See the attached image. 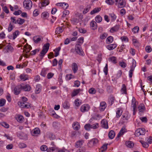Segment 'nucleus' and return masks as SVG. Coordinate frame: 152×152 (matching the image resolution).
Masks as SVG:
<instances>
[{"label": "nucleus", "mask_w": 152, "mask_h": 152, "mask_svg": "<svg viewBox=\"0 0 152 152\" xmlns=\"http://www.w3.org/2000/svg\"><path fill=\"white\" fill-rule=\"evenodd\" d=\"M132 42L134 45L136 47H138L139 44L138 41L136 39H132Z\"/></svg>", "instance_id": "45"}, {"label": "nucleus", "mask_w": 152, "mask_h": 152, "mask_svg": "<svg viewBox=\"0 0 152 152\" xmlns=\"http://www.w3.org/2000/svg\"><path fill=\"white\" fill-rule=\"evenodd\" d=\"M43 1L42 3V6L45 7L48 5L49 3V0H43Z\"/></svg>", "instance_id": "40"}, {"label": "nucleus", "mask_w": 152, "mask_h": 152, "mask_svg": "<svg viewBox=\"0 0 152 152\" xmlns=\"http://www.w3.org/2000/svg\"><path fill=\"white\" fill-rule=\"evenodd\" d=\"M72 127L75 130H78L80 128V126L78 122H75L73 124Z\"/></svg>", "instance_id": "12"}, {"label": "nucleus", "mask_w": 152, "mask_h": 152, "mask_svg": "<svg viewBox=\"0 0 152 152\" xmlns=\"http://www.w3.org/2000/svg\"><path fill=\"white\" fill-rule=\"evenodd\" d=\"M40 132L39 129L36 128L32 131V133L33 135H36L40 133Z\"/></svg>", "instance_id": "16"}, {"label": "nucleus", "mask_w": 152, "mask_h": 152, "mask_svg": "<svg viewBox=\"0 0 152 152\" xmlns=\"http://www.w3.org/2000/svg\"><path fill=\"white\" fill-rule=\"evenodd\" d=\"M85 129L87 130H89L91 128V125L90 124H87L84 126Z\"/></svg>", "instance_id": "58"}, {"label": "nucleus", "mask_w": 152, "mask_h": 152, "mask_svg": "<svg viewBox=\"0 0 152 152\" xmlns=\"http://www.w3.org/2000/svg\"><path fill=\"white\" fill-rule=\"evenodd\" d=\"M90 25L93 29H95L97 28L96 23L94 21H92L90 23Z\"/></svg>", "instance_id": "25"}, {"label": "nucleus", "mask_w": 152, "mask_h": 152, "mask_svg": "<svg viewBox=\"0 0 152 152\" xmlns=\"http://www.w3.org/2000/svg\"><path fill=\"white\" fill-rule=\"evenodd\" d=\"M140 142L141 143L143 147L145 148H147L148 146V144L144 141L140 140Z\"/></svg>", "instance_id": "39"}, {"label": "nucleus", "mask_w": 152, "mask_h": 152, "mask_svg": "<svg viewBox=\"0 0 152 152\" xmlns=\"http://www.w3.org/2000/svg\"><path fill=\"white\" fill-rule=\"evenodd\" d=\"M21 90L20 85H18L15 87L14 93L15 95H17L20 93Z\"/></svg>", "instance_id": "10"}, {"label": "nucleus", "mask_w": 152, "mask_h": 152, "mask_svg": "<svg viewBox=\"0 0 152 152\" xmlns=\"http://www.w3.org/2000/svg\"><path fill=\"white\" fill-rule=\"evenodd\" d=\"M20 78L21 80L23 81H25L28 79V76L27 75L23 74L20 75Z\"/></svg>", "instance_id": "27"}, {"label": "nucleus", "mask_w": 152, "mask_h": 152, "mask_svg": "<svg viewBox=\"0 0 152 152\" xmlns=\"http://www.w3.org/2000/svg\"><path fill=\"white\" fill-rule=\"evenodd\" d=\"M49 14L46 12H43L42 14V16L44 19H46L48 17Z\"/></svg>", "instance_id": "38"}, {"label": "nucleus", "mask_w": 152, "mask_h": 152, "mask_svg": "<svg viewBox=\"0 0 152 152\" xmlns=\"http://www.w3.org/2000/svg\"><path fill=\"white\" fill-rule=\"evenodd\" d=\"M17 121L20 122L21 123L23 121L24 118L21 115H18L16 118Z\"/></svg>", "instance_id": "31"}, {"label": "nucleus", "mask_w": 152, "mask_h": 152, "mask_svg": "<svg viewBox=\"0 0 152 152\" xmlns=\"http://www.w3.org/2000/svg\"><path fill=\"white\" fill-rule=\"evenodd\" d=\"M86 151L85 148L84 147L80 148L77 151V152H85Z\"/></svg>", "instance_id": "55"}, {"label": "nucleus", "mask_w": 152, "mask_h": 152, "mask_svg": "<svg viewBox=\"0 0 152 152\" xmlns=\"http://www.w3.org/2000/svg\"><path fill=\"white\" fill-rule=\"evenodd\" d=\"M63 30L61 27H57L56 28L55 33L57 34H59L62 33Z\"/></svg>", "instance_id": "29"}, {"label": "nucleus", "mask_w": 152, "mask_h": 152, "mask_svg": "<svg viewBox=\"0 0 152 152\" xmlns=\"http://www.w3.org/2000/svg\"><path fill=\"white\" fill-rule=\"evenodd\" d=\"M139 27L137 26L134 27L132 29V31L134 33H136L138 32Z\"/></svg>", "instance_id": "48"}, {"label": "nucleus", "mask_w": 152, "mask_h": 152, "mask_svg": "<svg viewBox=\"0 0 152 152\" xmlns=\"http://www.w3.org/2000/svg\"><path fill=\"white\" fill-rule=\"evenodd\" d=\"M109 60L110 61L114 63H116V58L115 57L113 56L109 58Z\"/></svg>", "instance_id": "54"}, {"label": "nucleus", "mask_w": 152, "mask_h": 152, "mask_svg": "<svg viewBox=\"0 0 152 152\" xmlns=\"http://www.w3.org/2000/svg\"><path fill=\"white\" fill-rule=\"evenodd\" d=\"M20 85L21 89L28 91H30L31 90V86L28 84L25 85L23 84H21Z\"/></svg>", "instance_id": "5"}, {"label": "nucleus", "mask_w": 152, "mask_h": 152, "mask_svg": "<svg viewBox=\"0 0 152 152\" xmlns=\"http://www.w3.org/2000/svg\"><path fill=\"white\" fill-rule=\"evenodd\" d=\"M75 103L76 106L78 107L81 104V102L78 99H77L75 100Z\"/></svg>", "instance_id": "42"}, {"label": "nucleus", "mask_w": 152, "mask_h": 152, "mask_svg": "<svg viewBox=\"0 0 152 152\" xmlns=\"http://www.w3.org/2000/svg\"><path fill=\"white\" fill-rule=\"evenodd\" d=\"M19 31L18 30H16L13 33L12 38L13 39H15L17 36L19 35Z\"/></svg>", "instance_id": "37"}, {"label": "nucleus", "mask_w": 152, "mask_h": 152, "mask_svg": "<svg viewBox=\"0 0 152 152\" xmlns=\"http://www.w3.org/2000/svg\"><path fill=\"white\" fill-rule=\"evenodd\" d=\"M138 109L140 112L143 111L145 109L144 105L143 104H140L138 107Z\"/></svg>", "instance_id": "30"}, {"label": "nucleus", "mask_w": 152, "mask_h": 152, "mask_svg": "<svg viewBox=\"0 0 152 152\" xmlns=\"http://www.w3.org/2000/svg\"><path fill=\"white\" fill-rule=\"evenodd\" d=\"M121 91L123 94H127L126 86L125 84H123L122 85Z\"/></svg>", "instance_id": "19"}, {"label": "nucleus", "mask_w": 152, "mask_h": 152, "mask_svg": "<svg viewBox=\"0 0 152 152\" xmlns=\"http://www.w3.org/2000/svg\"><path fill=\"white\" fill-rule=\"evenodd\" d=\"M91 128L93 129H96L99 127V125L98 123H96L95 124L91 125Z\"/></svg>", "instance_id": "49"}, {"label": "nucleus", "mask_w": 152, "mask_h": 152, "mask_svg": "<svg viewBox=\"0 0 152 152\" xmlns=\"http://www.w3.org/2000/svg\"><path fill=\"white\" fill-rule=\"evenodd\" d=\"M70 107V104L69 102L67 101H65L64 102L63 104V107L65 109H68Z\"/></svg>", "instance_id": "36"}, {"label": "nucleus", "mask_w": 152, "mask_h": 152, "mask_svg": "<svg viewBox=\"0 0 152 152\" xmlns=\"http://www.w3.org/2000/svg\"><path fill=\"white\" fill-rule=\"evenodd\" d=\"M24 51L26 53H28L30 51V50L32 49V47L29 45H28L27 46H24Z\"/></svg>", "instance_id": "22"}, {"label": "nucleus", "mask_w": 152, "mask_h": 152, "mask_svg": "<svg viewBox=\"0 0 152 152\" xmlns=\"http://www.w3.org/2000/svg\"><path fill=\"white\" fill-rule=\"evenodd\" d=\"M13 49L12 47L10 45H8L6 46L4 48V49L6 50V52H8L12 50Z\"/></svg>", "instance_id": "35"}, {"label": "nucleus", "mask_w": 152, "mask_h": 152, "mask_svg": "<svg viewBox=\"0 0 152 152\" xmlns=\"http://www.w3.org/2000/svg\"><path fill=\"white\" fill-rule=\"evenodd\" d=\"M117 47L116 44H113L109 45L107 46V48L109 50H113L115 48Z\"/></svg>", "instance_id": "26"}, {"label": "nucleus", "mask_w": 152, "mask_h": 152, "mask_svg": "<svg viewBox=\"0 0 152 152\" xmlns=\"http://www.w3.org/2000/svg\"><path fill=\"white\" fill-rule=\"evenodd\" d=\"M18 145L19 148H24L27 147V145L23 143H20Z\"/></svg>", "instance_id": "57"}, {"label": "nucleus", "mask_w": 152, "mask_h": 152, "mask_svg": "<svg viewBox=\"0 0 152 152\" xmlns=\"http://www.w3.org/2000/svg\"><path fill=\"white\" fill-rule=\"evenodd\" d=\"M125 0H120L119 2V4H120L121 7H124L125 5Z\"/></svg>", "instance_id": "41"}, {"label": "nucleus", "mask_w": 152, "mask_h": 152, "mask_svg": "<svg viewBox=\"0 0 152 152\" xmlns=\"http://www.w3.org/2000/svg\"><path fill=\"white\" fill-rule=\"evenodd\" d=\"M32 6V3L30 0H24L23 2V7L27 10L31 9Z\"/></svg>", "instance_id": "2"}, {"label": "nucleus", "mask_w": 152, "mask_h": 152, "mask_svg": "<svg viewBox=\"0 0 152 152\" xmlns=\"http://www.w3.org/2000/svg\"><path fill=\"white\" fill-rule=\"evenodd\" d=\"M123 112L122 109L121 108L117 109L116 112V117L117 118H119Z\"/></svg>", "instance_id": "17"}, {"label": "nucleus", "mask_w": 152, "mask_h": 152, "mask_svg": "<svg viewBox=\"0 0 152 152\" xmlns=\"http://www.w3.org/2000/svg\"><path fill=\"white\" fill-rule=\"evenodd\" d=\"M18 105L22 108L25 107L28 108L30 107V104L27 102H19L18 103Z\"/></svg>", "instance_id": "9"}, {"label": "nucleus", "mask_w": 152, "mask_h": 152, "mask_svg": "<svg viewBox=\"0 0 152 152\" xmlns=\"http://www.w3.org/2000/svg\"><path fill=\"white\" fill-rule=\"evenodd\" d=\"M99 142V140L96 138H93L88 143L89 147L92 148L95 146Z\"/></svg>", "instance_id": "3"}, {"label": "nucleus", "mask_w": 152, "mask_h": 152, "mask_svg": "<svg viewBox=\"0 0 152 152\" xmlns=\"http://www.w3.org/2000/svg\"><path fill=\"white\" fill-rule=\"evenodd\" d=\"M136 61L135 60L133 59L132 62V65L130 67L131 69H132L133 70H134V68L136 67Z\"/></svg>", "instance_id": "43"}, {"label": "nucleus", "mask_w": 152, "mask_h": 152, "mask_svg": "<svg viewBox=\"0 0 152 152\" xmlns=\"http://www.w3.org/2000/svg\"><path fill=\"white\" fill-rule=\"evenodd\" d=\"M105 2L109 5H112L114 3L113 0H106Z\"/></svg>", "instance_id": "63"}, {"label": "nucleus", "mask_w": 152, "mask_h": 152, "mask_svg": "<svg viewBox=\"0 0 152 152\" xmlns=\"http://www.w3.org/2000/svg\"><path fill=\"white\" fill-rule=\"evenodd\" d=\"M107 36V34L105 33H104L100 35V38L101 39H105Z\"/></svg>", "instance_id": "51"}, {"label": "nucleus", "mask_w": 152, "mask_h": 152, "mask_svg": "<svg viewBox=\"0 0 152 152\" xmlns=\"http://www.w3.org/2000/svg\"><path fill=\"white\" fill-rule=\"evenodd\" d=\"M107 144H104L103 145L101 148V151L103 152L105 151L106 150L107 148Z\"/></svg>", "instance_id": "59"}, {"label": "nucleus", "mask_w": 152, "mask_h": 152, "mask_svg": "<svg viewBox=\"0 0 152 152\" xmlns=\"http://www.w3.org/2000/svg\"><path fill=\"white\" fill-rule=\"evenodd\" d=\"M102 53H100L98 55L97 58V60L98 61V62H99V63H100L101 61L102 60Z\"/></svg>", "instance_id": "61"}, {"label": "nucleus", "mask_w": 152, "mask_h": 152, "mask_svg": "<svg viewBox=\"0 0 152 152\" xmlns=\"http://www.w3.org/2000/svg\"><path fill=\"white\" fill-rule=\"evenodd\" d=\"M42 86L40 84H37L36 86L35 93L36 94H39L41 91Z\"/></svg>", "instance_id": "15"}, {"label": "nucleus", "mask_w": 152, "mask_h": 152, "mask_svg": "<svg viewBox=\"0 0 152 152\" xmlns=\"http://www.w3.org/2000/svg\"><path fill=\"white\" fill-rule=\"evenodd\" d=\"M145 50L147 53H150L152 49L150 46H147L145 47Z\"/></svg>", "instance_id": "64"}, {"label": "nucleus", "mask_w": 152, "mask_h": 152, "mask_svg": "<svg viewBox=\"0 0 152 152\" xmlns=\"http://www.w3.org/2000/svg\"><path fill=\"white\" fill-rule=\"evenodd\" d=\"M95 19L97 23H99L102 21V18L101 16L99 15L96 17Z\"/></svg>", "instance_id": "33"}, {"label": "nucleus", "mask_w": 152, "mask_h": 152, "mask_svg": "<svg viewBox=\"0 0 152 152\" xmlns=\"http://www.w3.org/2000/svg\"><path fill=\"white\" fill-rule=\"evenodd\" d=\"M101 126L105 129H107L108 128L107 121L104 119H103L101 121Z\"/></svg>", "instance_id": "11"}, {"label": "nucleus", "mask_w": 152, "mask_h": 152, "mask_svg": "<svg viewBox=\"0 0 152 152\" xmlns=\"http://www.w3.org/2000/svg\"><path fill=\"white\" fill-rule=\"evenodd\" d=\"M50 46L49 43H47L44 45L43 46V49L40 53V56L41 57V59H42L43 57L48 52Z\"/></svg>", "instance_id": "1"}, {"label": "nucleus", "mask_w": 152, "mask_h": 152, "mask_svg": "<svg viewBox=\"0 0 152 152\" xmlns=\"http://www.w3.org/2000/svg\"><path fill=\"white\" fill-rule=\"evenodd\" d=\"M6 101L4 99H0V107H2L4 105Z\"/></svg>", "instance_id": "44"}, {"label": "nucleus", "mask_w": 152, "mask_h": 152, "mask_svg": "<svg viewBox=\"0 0 152 152\" xmlns=\"http://www.w3.org/2000/svg\"><path fill=\"white\" fill-rule=\"evenodd\" d=\"M119 65L121 67L123 68H125L126 66V64L124 62H119Z\"/></svg>", "instance_id": "53"}, {"label": "nucleus", "mask_w": 152, "mask_h": 152, "mask_svg": "<svg viewBox=\"0 0 152 152\" xmlns=\"http://www.w3.org/2000/svg\"><path fill=\"white\" fill-rule=\"evenodd\" d=\"M126 132V129L124 128H122L121 130L119 132V133H118L117 135V137H119L123 135Z\"/></svg>", "instance_id": "24"}, {"label": "nucleus", "mask_w": 152, "mask_h": 152, "mask_svg": "<svg viewBox=\"0 0 152 152\" xmlns=\"http://www.w3.org/2000/svg\"><path fill=\"white\" fill-rule=\"evenodd\" d=\"M111 18V20L112 21L115 20L116 18V16L114 13H111L109 14Z\"/></svg>", "instance_id": "50"}, {"label": "nucleus", "mask_w": 152, "mask_h": 152, "mask_svg": "<svg viewBox=\"0 0 152 152\" xmlns=\"http://www.w3.org/2000/svg\"><path fill=\"white\" fill-rule=\"evenodd\" d=\"M145 133V129L144 128H139L136 130L135 132V135L137 136L140 135H144Z\"/></svg>", "instance_id": "4"}, {"label": "nucleus", "mask_w": 152, "mask_h": 152, "mask_svg": "<svg viewBox=\"0 0 152 152\" xmlns=\"http://www.w3.org/2000/svg\"><path fill=\"white\" fill-rule=\"evenodd\" d=\"M81 91V89H80L74 90L71 94L72 96L73 97L76 96Z\"/></svg>", "instance_id": "18"}, {"label": "nucleus", "mask_w": 152, "mask_h": 152, "mask_svg": "<svg viewBox=\"0 0 152 152\" xmlns=\"http://www.w3.org/2000/svg\"><path fill=\"white\" fill-rule=\"evenodd\" d=\"M75 50L76 53L80 55H83V51L81 49V46L79 44H77L75 45Z\"/></svg>", "instance_id": "6"}, {"label": "nucleus", "mask_w": 152, "mask_h": 152, "mask_svg": "<svg viewBox=\"0 0 152 152\" xmlns=\"http://www.w3.org/2000/svg\"><path fill=\"white\" fill-rule=\"evenodd\" d=\"M25 21V20L24 19L19 18L17 20V22H18L17 23L20 25H22L24 23Z\"/></svg>", "instance_id": "47"}, {"label": "nucleus", "mask_w": 152, "mask_h": 152, "mask_svg": "<svg viewBox=\"0 0 152 152\" xmlns=\"http://www.w3.org/2000/svg\"><path fill=\"white\" fill-rule=\"evenodd\" d=\"M33 39L35 43L38 44L40 41H43V38L42 37L39 36H36L33 37Z\"/></svg>", "instance_id": "8"}, {"label": "nucleus", "mask_w": 152, "mask_h": 152, "mask_svg": "<svg viewBox=\"0 0 152 152\" xmlns=\"http://www.w3.org/2000/svg\"><path fill=\"white\" fill-rule=\"evenodd\" d=\"M119 28V26L118 25H116L113 27L110 30V31L111 33H113L114 32L117 31Z\"/></svg>", "instance_id": "20"}, {"label": "nucleus", "mask_w": 152, "mask_h": 152, "mask_svg": "<svg viewBox=\"0 0 152 152\" xmlns=\"http://www.w3.org/2000/svg\"><path fill=\"white\" fill-rule=\"evenodd\" d=\"M13 28V25L10 22L8 28V30L9 32H10L12 30Z\"/></svg>", "instance_id": "62"}, {"label": "nucleus", "mask_w": 152, "mask_h": 152, "mask_svg": "<svg viewBox=\"0 0 152 152\" xmlns=\"http://www.w3.org/2000/svg\"><path fill=\"white\" fill-rule=\"evenodd\" d=\"M109 137L111 139H113L115 136V132L113 131H111L109 133Z\"/></svg>", "instance_id": "32"}, {"label": "nucleus", "mask_w": 152, "mask_h": 152, "mask_svg": "<svg viewBox=\"0 0 152 152\" xmlns=\"http://www.w3.org/2000/svg\"><path fill=\"white\" fill-rule=\"evenodd\" d=\"M101 10L100 7H96L93 10L91 11L90 14L91 15H93L95 13H97L99 12Z\"/></svg>", "instance_id": "21"}, {"label": "nucleus", "mask_w": 152, "mask_h": 152, "mask_svg": "<svg viewBox=\"0 0 152 152\" xmlns=\"http://www.w3.org/2000/svg\"><path fill=\"white\" fill-rule=\"evenodd\" d=\"M84 141L83 140H78L75 142V146L76 148H78L83 145Z\"/></svg>", "instance_id": "14"}, {"label": "nucleus", "mask_w": 152, "mask_h": 152, "mask_svg": "<svg viewBox=\"0 0 152 152\" xmlns=\"http://www.w3.org/2000/svg\"><path fill=\"white\" fill-rule=\"evenodd\" d=\"M126 145L129 148H132L134 146V143L131 141H127L125 143Z\"/></svg>", "instance_id": "28"}, {"label": "nucleus", "mask_w": 152, "mask_h": 152, "mask_svg": "<svg viewBox=\"0 0 152 152\" xmlns=\"http://www.w3.org/2000/svg\"><path fill=\"white\" fill-rule=\"evenodd\" d=\"M47 135L50 140H53L55 138V136L52 133L48 132L47 133Z\"/></svg>", "instance_id": "34"}, {"label": "nucleus", "mask_w": 152, "mask_h": 152, "mask_svg": "<svg viewBox=\"0 0 152 152\" xmlns=\"http://www.w3.org/2000/svg\"><path fill=\"white\" fill-rule=\"evenodd\" d=\"M41 150L42 151H47L48 150L47 146L45 145H42L40 148Z\"/></svg>", "instance_id": "60"}, {"label": "nucleus", "mask_w": 152, "mask_h": 152, "mask_svg": "<svg viewBox=\"0 0 152 152\" xmlns=\"http://www.w3.org/2000/svg\"><path fill=\"white\" fill-rule=\"evenodd\" d=\"M72 69L74 73H75L78 70L77 66L76 63H74L72 65Z\"/></svg>", "instance_id": "23"}, {"label": "nucleus", "mask_w": 152, "mask_h": 152, "mask_svg": "<svg viewBox=\"0 0 152 152\" xmlns=\"http://www.w3.org/2000/svg\"><path fill=\"white\" fill-rule=\"evenodd\" d=\"M88 92L90 94H95L96 92V91L94 88H92L89 90Z\"/></svg>", "instance_id": "52"}, {"label": "nucleus", "mask_w": 152, "mask_h": 152, "mask_svg": "<svg viewBox=\"0 0 152 152\" xmlns=\"http://www.w3.org/2000/svg\"><path fill=\"white\" fill-rule=\"evenodd\" d=\"M106 103L104 102H101L100 106L99 107L100 111H102L104 110L106 107Z\"/></svg>", "instance_id": "13"}, {"label": "nucleus", "mask_w": 152, "mask_h": 152, "mask_svg": "<svg viewBox=\"0 0 152 152\" xmlns=\"http://www.w3.org/2000/svg\"><path fill=\"white\" fill-rule=\"evenodd\" d=\"M106 40L108 42V43H112L113 40V37L110 36L108 37L107 39Z\"/></svg>", "instance_id": "46"}, {"label": "nucleus", "mask_w": 152, "mask_h": 152, "mask_svg": "<svg viewBox=\"0 0 152 152\" xmlns=\"http://www.w3.org/2000/svg\"><path fill=\"white\" fill-rule=\"evenodd\" d=\"M90 108L89 105L87 104H84L82 105L80 108V111L83 113L88 111Z\"/></svg>", "instance_id": "7"}, {"label": "nucleus", "mask_w": 152, "mask_h": 152, "mask_svg": "<svg viewBox=\"0 0 152 152\" xmlns=\"http://www.w3.org/2000/svg\"><path fill=\"white\" fill-rule=\"evenodd\" d=\"M71 21L73 24H75L78 22V20L76 18H73L71 19Z\"/></svg>", "instance_id": "56"}]
</instances>
